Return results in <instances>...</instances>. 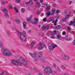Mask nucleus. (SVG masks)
I'll return each instance as SVG.
<instances>
[{
  "mask_svg": "<svg viewBox=\"0 0 75 75\" xmlns=\"http://www.w3.org/2000/svg\"><path fill=\"white\" fill-rule=\"evenodd\" d=\"M11 62L13 65L16 66H21L23 64L25 65V67H27L28 61L27 60L24 59L22 57L19 58L18 60L12 59L11 60Z\"/></svg>",
  "mask_w": 75,
  "mask_h": 75,
  "instance_id": "nucleus-1",
  "label": "nucleus"
},
{
  "mask_svg": "<svg viewBox=\"0 0 75 75\" xmlns=\"http://www.w3.org/2000/svg\"><path fill=\"white\" fill-rule=\"evenodd\" d=\"M29 55L32 58H35V61H37L38 60L39 58H41L42 57V52H40L38 53V54L35 52H34L33 53L29 52Z\"/></svg>",
  "mask_w": 75,
  "mask_h": 75,
  "instance_id": "nucleus-2",
  "label": "nucleus"
},
{
  "mask_svg": "<svg viewBox=\"0 0 75 75\" xmlns=\"http://www.w3.org/2000/svg\"><path fill=\"white\" fill-rule=\"evenodd\" d=\"M16 32L19 34V38L21 41L24 42L26 40V38L25 36V35L26 34V32L25 31H23L21 33L18 30H16Z\"/></svg>",
  "mask_w": 75,
  "mask_h": 75,
  "instance_id": "nucleus-3",
  "label": "nucleus"
},
{
  "mask_svg": "<svg viewBox=\"0 0 75 75\" xmlns=\"http://www.w3.org/2000/svg\"><path fill=\"white\" fill-rule=\"evenodd\" d=\"M1 52L2 54L5 56H11L12 55L10 50L6 48H3Z\"/></svg>",
  "mask_w": 75,
  "mask_h": 75,
  "instance_id": "nucleus-4",
  "label": "nucleus"
},
{
  "mask_svg": "<svg viewBox=\"0 0 75 75\" xmlns=\"http://www.w3.org/2000/svg\"><path fill=\"white\" fill-rule=\"evenodd\" d=\"M44 71L46 74H50L52 73V70L49 66L46 67L44 69Z\"/></svg>",
  "mask_w": 75,
  "mask_h": 75,
  "instance_id": "nucleus-5",
  "label": "nucleus"
},
{
  "mask_svg": "<svg viewBox=\"0 0 75 75\" xmlns=\"http://www.w3.org/2000/svg\"><path fill=\"white\" fill-rule=\"evenodd\" d=\"M57 47V45L54 44L50 43L49 44L48 48L50 50H51L52 48L53 49H54L55 48H56Z\"/></svg>",
  "mask_w": 75,
  "mask_h": 75,
  "instance_id": "nucleus-6",
  "label": "nucleus"
},
{
  "mask_svg": "<svg viewBox=\"0 0 75 75\" xmlns=\"http://www.w3.org/2000/svg\"><path fill=\"white\" fill-rule=\"evenodd\" d=\"M44 46V45L41 43H39V47L38 48V50H42L43 47Z\"/></svg>",
  "mask_w": 75,
  "mask_h": 75,
  "instance_id": "nucleus-7",
  "label": "nucleus"
},
{
  "mask_svg": "<svg viewBox=\"0 0 75 75\" xmlns=\"http://www.w3.org/2000/svg\"><path fill=\"white\" fill-rule=\"evenodd\" d=\"M70 16H71V14H70L69 15H67L65 16L66 17L62 19V21H66V20L69 18V17H70Z\"/></svg>",
  "mask_w": 75,
  "mask_h": 75,
  "instance_id": "nucleus-8",
  "label": "nucleus"
},
{
  "mask_svg": "<svg viewBox=\"0 0 75 75\" xmlns=\"http://www.w3.org/2000/svg\"><path fill=\"white\" fill-rule=\"evenodd\" d=\"M73 20H74V21H71L70 22V23L69 24V25L70 26L72 25H73V24H74V25H73V26H75V18H74Z\"/></svg>",
  "mask_w": 75,
  "mask_h": 75,
  "instance_id": "nucleus-9",
  "label": "nucleus"
},
{
  "mask_svg": "<svg viewBox=\"0 0 75 75\" xmlns=\"http://www.w3.org/2000/svg\"><path fill=\"white\" fill-rule=\"evenodd\" d=\"M58 21V20L57 19H56L55 21H54V20H53L52 21V23H54V25H57V23Z\"/></svg>",
  "mask_w": 75,
  "mask_h": 75,
  "instance_id": "nucleus-10",
  "label": "nucleus"
},
{
  "mask_svg": "<svg viewBox=\"0 0 75 75\" xmlns=\"http://www.w3.org/2000/svg\"><path fill=\"white\" fill-rule=\"evenodd\" d=\"M34 20L35 21H33L32 23L33 24H37V21H38V19H37V18H35L34 19Z\"/></svg>",
  "mask_w": 75,
  "mask_h": 75,
  "instance_id": "nucleus-11",
  "label": "nucleus"
},
{
  "mask_svg": "<svg viewBox=\"0 0 75 75\" xmlns=\"http://www.w3.org/2000/svg\"><path fill=\"white\" fill-rule=\"evenodd\" d=\"M51 15V11H49L48 12H47L46 13V16L47 17H49Z\"/></svg>",
  "mask_w": 75,
  "mask_h": 75,
  "instance_id": "nucleus-12",
  "label": "nucleus"
},
{
  "mask_svg": "<svg viewBox=\"0 0 75 75\" xmlns=\"http://www.w3.org/2000/svg\"><path fill=\"white\" fill-rule=\"evenodd\" d=\"M70 58L69 57L68 55L66 54L65 60H69Z\"/></svg>",
  "mask_w": 75,
  "mask_h": 75,
  "instance_id": "nucleus-13",
  "label": "nucleus"
},
{
  "mask_svg": "<svg viewBox=\"0 0 75 75\" xmlns=\"http://www.w3.org/2000/svg\"><path fill=\"white\" fill-rule=\"evenodd\" d=\"M50 28V26L49 25H48L47 26H46L45 27H44L43 28L44 30L45 29H47V30H48V29H49Z\"/></svg>",
  "mask_w": 75,
  "mask_h": 75,
  "instance_id": "nucleus-14",
  "label": "nucleus"
},
{
  "mask_svg": "<svg viewBox=\"0 0 75 75\" xmlns=\"http://www.w3.org/2000/svg\"><path fill=\"white\" fill-rule=\"evenodd\" d=\"M2 11L3 13H8V11H7V9L6 8H4L2 10Z\"/></svg>",
  "mask_w": 75,
  "mask_h": 75,
  "instance_id": "nucleus-15",
  "label": "nucleus"
},
{
  "mask_svg": "<svg viewBox=\"0 0 75 75\" xmlns=\"http://www.w3.org/2000/svg\"><path fill=\"white\" fill-rule=\"evenodd\" d=\"M66 54L62 55V59L63 60H65V57Z\"/></svg>",
  "mask_w": 75,
  "mask_h": 75,
  "instance_id": "nucleus-16",
  "label": "nucleus"
},
{
  "mask_svg": "<svg viewBox=\"0 0 75 75\" xmlns=\"http://www.w3.org/2000/svg\"><path fill=\"white\" fill-rule=\"evenodd\" d=\"M35 43L34 42H33L31 43V48H33L34 47V45H35Z\"/></svg>",
  "mask_w": 75,
  "mask_h": 75,
  "instance_id": "nucleus-17",
  "label": "nucleus"
},
{
  "mask_svg": "<svg viewBox=\"0 0 75 75\" xmlns=\"http://www.w3.org/2000/svg\"><path fill=\"white\" fill-rule=\"evenodd\" d=\"M57 39L59 40H61V39L62 38V37L59 34L57 36Z\"/></svg>",
  "mask_w": 75,
  "mask_h": 75,
  "instance_id": "nucleus-18",
  "label": "nucleus"
},
{
  "mask_svg": "<svg viewBox=\"0 0 75 75\" xmlns=\"http://www.w3.org/2000/svg\"><path fill=\"white\" fill-rule=\"evenodd\" d=\"M30 3H31V4H33V1L31 0H30L29 1L25 2V4H29Z\"/></svg>",
  "mask_w": 75,
  "mask_h": 75,
  "instance_id": "nucleus-19",
  "label": "nucleus"
},
{
  "mask_svg": "<svg viewBox=\"0 0 75 75\" xmlns=\"http://www.w3.org/2000/svg\"><path fill=\"white\" fill-rule=\"evenodd\" d=\"M23 28H26V23L25 22H23Z\"/></svg>",
  "mask_w": 75,
  "mask_h": 75,
  "instance_id": "nucleus-20",
  "label": "nucleus"
},
{
  "mask_svg": "<svg viewBox=\"0 0 75 75\" xmlns=\"http://www.w3.org/2000/svg\"><path fill=\"white\" fill-rule=\"evenodd\" d=\"M14 10L15 11V12L16 13H18V11L17 10V8L16 7H14Z\"/></svg>",
  "mask_w": 75,
  "mask_h": 75,
  "instance_id": "nucleus-21",
  "label": "nucleus"
},
{
  "mask_svg": "<svg viewBox=\"0 0 75 75\" xmlns=\"http://www.w3.org/2000/svg\"><path fill=\"white\" fill-rule=\"evenodd\" d=\"M32 17V16H30V17L28 18H27V21L28 22L30 21V20H31V18Z\"/></svg>",
  "mask_w": 75,
  "mask_h": 75,
  "instance_id": "nucleus-22",
  "label": "nucleus"
},
{
  "mask_svg": "<svg viewBox=\"0 0 75 75\" xmlns=\"http://www.w3.org/2000/svg\"><path fill=\"white\" fill-rule=\"evenodd\" d=\"M4 16L8 18L9 17V15L8 14V13H5Z\"/></svg>",
  "mask_w": 75,
  "mask_h": 75,
  "instance_id": "nucleus-23",
  "label": "nucleus"
},
{
  "mask_svg": "<svg viewBox=\"0 0 75 75\" xmlns=\"http://www.w3.org/2000/svg\"><path fill=\"white\" fill-rule=\"evenodd\" d=\"M61 26L60 25H58L57 26V27L56 28L57 30H59V29H61Z\"/></svg>",
  "mask_w": 75,
  "mask_h": 75,
  "instance_id": "nucleus-24",
  "label": "nucleus"
},
{
  "mask_svg": "<svg viewBox=\"0 0 75 75\" xmlns=\"http://www.w3.org/2000/svg\"><path fill=\"white\" fill-rule=\"evenodd\" d=\"M21 12L22 13H24L25 12V9L24 8L21 9Z\"/></svg>",
  "mask_w": 75,
  "mask_h": 75,
  "instance_id": "nucleus-25",
  "label": "nucleus"
},
{
  "mask_svg": "<svg viewBox=\"0 0 75 75\" xmlns=\"http://www.w3.org/2000/svg\"><path fill=\"white\" fill-rule=\"evenodd\" d=\"M15 23H20V21L18 19H17L15 21Z\"/></svg>",
  "mask_w": 75,
  "mask_h": 75,
  "instance_id": "nucleus-26",
  "label": "nucleus"
},
{
  "mask_svg": "<svg viewBox=\"0 0 75 75\" xmlns=\"http://www.w3.org/2000/svg\"><path fill=\"white\" fill-rule=\"evenodd\" d=\"M61 68L62 69H63V70H65V67L63 65H62L61 66Z\"/></svg>",
  "mask_w": 75,
  "mask_h": 75,
  "instance_id": "nucleus-27",
  "label": "nucleus"
},
{
  "mask_svg": "<svg viewBox=\"0 0 75 75\" xmlns=\"http://www.w3.org/2000/svg\"><path fill=\"white\" fill-rule=\"evenodd\" d=\"M6 34H7L8 35V36H9V37H10V33L9 32V31L7 30L6 31Z\"/></svg>",
  "mask_w": 75,
  "mask_h": 75,
  "instance_id": "nucleus-28",
  "label": "nucleus"
},
{
  "mask_svg": "<svg viewBox=\"0 0 75 75\" xmlns=\"http://www.w3.org/2000/svg\"><path fill=\"white\" fill-rule=\"evenodd\" d=\"M52 20H53V19L52 18H50L49 20L48 21V22H51V21H52Z\"/></svg>",
  "mask_w": 75,
  "mask_h": 75,
  "instance_id": "nucleus-29",
  "label": "nucleus"
},
{
  "mask_svg": "<svg viewBox=\"0 0 75 75\" xmlns=\"http://www.w3.org/2000/svg\"><path fill=\"white\" fill-rule=\"evenodd\" d=\"M3 46V43L0 40V47H1Z\"/></svg>",
  "mask_w": 75,
  "mask_h": 75,
  "instance_id": "nucleus-30",
  "label": "nucleus"
},
{
  "mask_svg": "<svg viewBox=\"0 0 75 75\" xmlns=\"http://www.w3.org/2000/svg\"><path fill=\"white\" fill-rule=\"evenodd\" d=\"M50 10V6H48L46 8L47 11H48V10Z\"/></svg>",
  "mask_w": 75,
  "mask_h": 75,
  "instance_id": "nucleus-31",
  "label": "nucleus"
},
{
  "mask_svg": "<svg viewBox=\"0 0 75 75\" xmlns=\"http://www.w3.org/2000/svg\"><path fill=\"white\" fill-rule=\"evenodd\" d=\"M67 30L68 31H71V28L70 27H67Z\"/></svg>",
  "mask_w": 75,
  "mask_h": 75,
  "instance_id": "nucleus-32",
  "label": "nucleus"
},
{
  "mask_svg": "<svg viewBox=\"0 0 75 75\" xmlns=\"http://www.w3.org/2000/svg\"><path fill=\"white\" fill-rule=\"evenodd\" d=\"M7 23L8 24H11V21H8L7 22Z\"/></svg>",
  "mask_w": 75,
  "mask_h": 75,
  "instance_id": "nucleus-33",
  "label": "nucleus"
},
{
  "mask_svg": "<svg viewBox=\"0 0 75 75\" xmlns=\"http://www.w3.org/2000/svg\"><path fill=\"white\" fill-rule=\"evenodd\" d=\"M50 38H52V39H54V38H55V37L54 36H51Z\"/></svg>",
  "mask_w": 75,
  "mask_h": 75,
  "instance_id": "nucleus-34",
  "label": "nucleus"
},
{
  "mask_svg": "<svg viewBox=\"0 0 75 75\" xmlns=\"http://www.w3.org/2000/svg\"><path fill=\"white\" fill-rule=\"evenodd\" d=\"M48 3H45L43 4V6H48Z\"/></svg>",
  "mask_w": 75,
  "mask_h": 75,
  "instance_id": "nucleus-35",
  "label": "nucleus"
},
{
  "mask_svg": "<svg viewBox=\"0 0 75 75\" xmlns=\"http://www.w3.org/2000/svg\"><path fill=\"white\" fill-rule=\"evenodd\" d=\"M37 14H38L39 15V14H40V13H41V12L38 11H37Z\"/></svg>",
  "mask_w": 75,
  "mask_h": 75,
  "instance_id": "nucleus-36",
  "label": "nucleus"
},
{
  "mask_svg": "<svg viewBox=\"0 0 75 75\" xmlns=\"http://www.w3.org/2000/svg\"><path fill=\"white\" fill-rule=\"evenodd\" d=\"M62 34L63 35H66V33L65 32H63Z\"/></svg>",
  "mask_w": 75,
  "mask_h": 75,
  "instance_id": "nucleus-37",
  "label": "nucleus"
},
{
  "mask_svg": "<svg viewBox=\"0 0 75 75\" xmlns=\"http://www.w3.org/2000/svg\"><path fill=\"white\" fill-rule=\"evenodd\" d=\"M37 4L38 5V7L40 6V3L39 2H37Z\"/></svg>",
  "mask_w": 75,
  "mask_h": 75,
  "instance_id": "nucleus-38",
  "label": "nucleus"
},
{
  "mask_svg": "<svg viewBox=\"0 0 75 75\" xmlns=\"http://www.w3.org/2000/svg\"><path fill=\"white\" fill-rule=\"evenodd\" d=\"M52 12H54V11H55V9H53L52 10Z\"/></svg>",
  "mask_w": 75,
  "mask_h": 75,
  "instance_id": "nucleus-39",
  "label": "nucleus"
},
{
  "mask_svg": "<svg viewBox=\"0 0 75 75\" xmlns=\"http://www.w3.org/2000/svg\"><path fill=\"white\" fill-rule=\"evenodd\" d=\"M53 6L54 7H57V5L56 4H54L53 5Z\"/></svg>",
  "mask_w": 75,
  "mask_h": 75,
  "instance_id": "nucleus-40",
  "label": "nucleus"
},
{
  "mask_svg": "<svg viewBox=\"0 0 75 75\" xmlns=\"http://www.w3.org/2000/svg\"><path fill=\"white\" fill-rule=\"evenodd\" d=\"M59 10H57V11H56V13H59Z\"/></svg>",
  "mask_w": 75,
  "mask_h": 75,
  "instance_id": "nucleus-41",
  "label": "nucleus"
},
{
  "mask_svg": "<svg viewBox=\"0 0 75 75\" xmlns=\"http://www.w3.org/2000/svg\"><path fill=\"white\" fill-rule=\"evenodd\" d=\"M59 17V15L57 14V15L56 17L57 18H58Z\"/></svg>",
  "mask_w": 75,
  "mask_h": 75,
  "instance_id": "nucleus-42",
  "label": "nucleus"
},
{
  "mask_svg": "<svg viewBox=\"0 0 75 75\" xmlns=\"http://www.w3.org/2000/svg\"><path fill=\"white\" fill-rule=\"evenodd\" d=\"M43 21H45V22L47 21V19H46V18H44L43 19Z\"/></svg>",
  "mask_w": 75,
  "mask_h": 75,
  "instance_id": "nucleus-43",
  "label": "nucleus"
},
{
  "mask_svg": "<svg viewBox=\"0 0 75 75\" xmlns=\"http://www.w3.org/2000/svg\"><path fill=\"white\" fill-rule=\"evenodd\" d=\"M54 14V12H52L51 13V15L53 16Z\"/></svg>",
  "mask_w": 75,
  "mask_h": 75,
  "instance_id": "nucleus-44",
  "label": "nucleus"
},
{
  "mask_svg": "<svg viewBox=\"0 0 75 75\" xmlns=\"http://www.w3.org/2000/svg\"><path fill=\"white\" fill-rule=\"evenodd\" d=\"M50 35L53 36L54 35V33L53 32H52L51 34H50Z\"/></svg>",
  "mask_w": 75,
  "mask_h": 75,
  "instance_id": "nucleus-45",
  "label": "nucleus"
},
{
  "mask_svg": "<svg viewBox=\"0 0 75 75\" xmlns=\"http://www.w3.org/2000/svg\"><path fill=\"white\" fill-rule=\"evenodd\" d=\"M65 12H64V14H67V11L65 10Z\"/></svg>",
  "mask_w": 75,
  "mask_h": 75,
  "instance_id": "nucleus-46",
  "label": "nucleus"
},
{
  "mask_svg": "<svg viewBox=\"0 0 75 75\" xmlns=\"http://www.w3.org/2000/svg\"><path fill=\"white\" fill-rule=\"evenodd\" d=\"M40 3H43V0H40Z\"/></svg>",
  "mask_w": 75,
  "mask_h": 75,
  "instance_id": "nucleus-47",
  "label": "nucleus"
},
{
  "mask_svg": "<svg viewBox=\"0 0 75 75\" xmlns=\"http://www.w3.org/2000/svg\"><path fill=\"white\" fill-rule=\"evenodd\" d=\"M16 1L17 2V3H19L20 2V0H16Z\"/></svg>",
  "mask_w": 75,
  "mask_h": 75,
  "instance_id": "nucleus-48",
  "label": "nucleus"
},
{
  "mask_svg": "<svg viewBox=\"0 0 75 75\" xmlns=\"http://www.w3.org/2000/svg\"><path fill=\"white\" fill-rule=\"evenodd\" d=\"M2 4L3 5H5V2L4 1H3L2 2Z\"/></svg>",
  "mask_w": 75,
  "mask_h": 75,
  "instance_id": "nucleus-49",
  "label": "nucleus"
},
{
  "mask_svg": "<svg viewBox=\"0 0 75 75\" xmlns=\"http://www.w3.org/2000/svg\"><path fill=\"white\" fill-rule=\"evenodd\" d=\"M75 40H74V42L73 43V44L74 45H75Z\"/></svg>",
  "mask_w": 75,
  "mask_h": 75,
  "instance_id": "nucleus-50",
  "label": "nucleus"
},
{
  "mask_svg": "<svg viewBox=\"0 0 75 75\" xmlns=\"http://www.w3.org/2000/svg\"><path fill=\"white\" fill-rule=\"evenodd\" d=\"M64 75H69V74L67 73H65L64 74Z\"/></svg>",
  "mask_w": 75,
  "mask_h": 75,
  "instance_id": "nucleus-51",
  "label": "nucleus"
},
{
  "mask_svg": "<svg viewBox=\"0 0 75 75\" xmlns=\"http://www.w3.org/2000/svg\"><path fill=\"white\" fill-rule=\"evenodd\" d=\"M9 8H12V6H11L10 5H9Z\"/></svg>",
  "mask_w": 75,
  "mask_h": 75,
  "instance_id": "nucleus-52",
  "label": "nucleus"
},
{
  "mask_svg": "<svg viewBox=\"0 0 75 75\" xmlns=\"http://www.w3.org/2000/svg\"><path fill=\"white\" fill-rule=\"evenodd\" d=\"M53 66L54 67V68L56 67V65L55 64H53Z\"/></svg>",
  "mask_w": 75,
  "mask_h": 75,
  "instance_id": "nucleus-53",
  "label": "nucleus"
},
{
  "mask_svg": "<svg viewBox=\"0 0 75 75\" xmlns=\"http://www.w3.org/2000/svg\"><path fill=\"white\" fill-rule=\"evenodd\" d=\"M65 40H67L68 39V37L67 36L65 38Z\"/></svg>",
  "mask_w": 75,
  "mask_h": 75,
  "instance_id": "nucleus-54",
  "label": "nucleus"
},
{
  "mask_svg": "<svg viewBox=\"0 0 75 75\" xmlns=\"http://www.w3.org/2000/svg\"><path fill=\"white\" fill-rule=\"evenodd\" d=\"M57 68L58 70H59V71H61V69H59V67H57Z\"/></svg>",
  "mask_w": 75,
  "mask_h": 75,
  "instance_id": "nucleus-55",
  "label": "nucleus"
},
{
  "mask_svg": "<svg viewBox=\"0 0 75 75\" xmlns=\"http://www.w3.org/2000/svg\"><path fill=\"white\" fill-rule=\"evenodd\" d=\"M27 75H31V73H30V72L28 73L27 74Z\"/></svg>",
  "mask_w": 75,
  "mask_h": 75,
  "instance_id": "nucleus-56",
  "label": "nucleus"
},
{
  "mask_svg": "<svg viewBox=\"0 0 75 75\" xmlns=\"http://www.w3.org/2000/svg\"><path fill=\"white\" fill-rule=\"evenodd\" d=\"M3 74H4V72H2V73H0V75H3Z\"/></svg>",
  "mask_w": 75,
  "mask_h": 75,
  "instance_id": "nucleus-57",
  "label": "nucleus"
},
{
  "mask_svg": "<svg viewBox=\"0 0 75 75\" xmlns=\"http://www.w3.org/2000/svg\"><path fill=\"white\" fill-rule=\"evenodd\" d=\"M38 75H42V74L40 73H39L38 74Z\"/></svg>",
  "mask_w": 75,
  "mask_h": 75,
  "instance_id": "nucleus-58",
  "label": "nucleus"
},
{
  "mask_svg": "<svg viewBox=\"0 0 75 75\" xmlns=\"http://www.w3.org/2000/svg\"><path fill=\"white\" fill-rule=\"evenodd\" d=\"M67 41H70V38L68 39H67Z\"/></svg>",
  "mask_w": 75,
  "mask_h": 75,
  "instance_id": "nucleus-59",
  "label": "nucleus"
},
{
  "mask_svg": "<svg viewBox=\"0 0 75 75\" xmlns=\"http://www.w3.org/2000/svg\"><path fill=\"white\" fill-rule=\"evenodd\" d=\"M57 31H56V30H54V33H55V34H56V33Z\"/></svg>",
  "mask_w": 75,
  "mask_h": 75,
  "instance_id": "nucleus-60",
  "label": "nucleus"
},
{
  "mask_svg": "<svg viewBox=\"0 0 75 75\" xmlns=\"http://www.w3.org/2000/svg\"><path fill=\"white\" fill-rule=\"evenodd\" d=\"M69 4L70 5H71V4H72V1H70L69 3Z\"/></svg>",
  "mask_w": 75,
  "mask_h": 75,
  "instance_id": "nucleus-61",
  "label": "nucleus"
},
{
  "mask_svg": "<svg viewBox=\"0 0 75 75\" xmlns=\"http://www.w3.org/2000/svg\"><path fill=\"white\" fill-rule=\"evenodd\" d=\"M47 36H49V33H47Z\"/></svg>",
  "mask_w": 75,
  "mask_h": 75,
  "instance_id": "nucleus-62",
  "label": "nucleus"
},
{
  "mask_svg": "<svg viewBox=\"0 0 75 75\" xmlns=\"http://www.w3.org/2000/svg\"><path fill=\"white\" fill-rule=\"evenodd\" d=\"M34 1H37V0H33Z\"/></svg>",
  "mask_w": 75,
  "mask_h": 75,
  "instance_id": "nucleus-63",
  "label": "nucleus"
},
{
  "mask_svg": "<svg viewBox=\"0 0 75 75\" xmlns=\"http://www.w3.org/2000/svg\"><path fill=\"white\" fill-rule=\"evenodd\" d=\"M74 14H75V11H74Z\"/></svg>",
  "mask_w": 75,
  "mask_h": 75,
  "instance_id": "nucleus-64",
  "label": "nucleus"
}]
</instances>
